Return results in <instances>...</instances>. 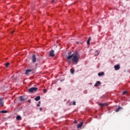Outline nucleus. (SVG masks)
Listing matches in <instances>:
<instances>
[{
	"instance_id": "f257e3e1",
	"label": "nucleus",
	"mask_w": 130,
	"mask_h": 130,
	"mask_svg": "<svg viewBox=\"0 0 130 130\" xmlns=\"http://www.w3.org/2000/svg\"><path fill=\"white\" fill-rule=\"evenodd\" d=\"M71 58L73 64H77L79 62V59H80V54L79 53L76 52L67 57V59L68 60Z\"/></svg>"
},
{
	"instance_id": "f03ea898",
	"label": "nucleus",
	"mask_w": 130,
	"mask_h": 130,
	"mask_svg": "<svg viewBox=\"0 0 130 130\" xmlns=\"http://www.w3.org/2000/svg\"><path fill=\"white\" fill-rule=\"evenodd\" d=\"M38 90L37 87H31L28 89V92L30 93H34V92H36Z\"/></svg>"
},
{
	"instance_id": "7ed1b4c3",
	"label": "nucleus",
	"mask_w": 130,
	"mask_h": 130,
	"mask_svg": "<svg viewBox=\"0 0 130 130\" xmlns=\"http://www.w3.org/2000/svg\"><path fill=\"white\" fill-rule=\"evenodd\" d=\"M31 59H32V62L34 63H35V62H36V60L37 59L36 58V55L33 54L32 56Z\"/></svg>"
},
{
	"instance_id": "20e7f679",
	"label": "nucleus",
	"mask_w": 130,
	"mask_h": 130,
	"mask_svg": "<svg viewBox=\"0 0 130 130\" xmlns=\"http://www.w3.org/2000/svg\"><path fill=\"white\" fill-rule=\"evenodd\" d=\"M54 55H55V54H54V50H52L50 51L49 52V56H50L51 57H53Z\"/></svg>"
},
{
	"instance_id": "39448f33",
	"label": "nucleus",
	"mask_w": 130,
	"mask_h": 130,
	"mask_svg": "<svg viewBox=\"0 0 130 130\" xmlns=\"http://www.w3.org/2000/svg\"><path fill=\"white\" fill-rule=\"evenodd\" d=\"M27 98L28 96L25 97V96H20L19 99L21 101H25Z\"/></svg>"
},
{
	"instance_id": "423d86ee",
	"label": "nucleus",
	"mask_w": 130,
	"mask_h": 130,
	"mask_svg": "<svg viewBox=\"0 0 130 130\" xmlns=\"http://www.w3.org/2000/svg\"><path fill=\"white\" fill-rule=\"evenodd\" d=\"M114 69L115 71H118V70L120 69V66H119V64H117L116 66H114Z\"/></svg>"
},
{
	"instance_id": "0eeeda50",
	"label": "nucleus",
	"mask_w": 130,
	"mask_h": 130,
	"mask_svg": "<svg viewBox=\"0 0 130 130\" xmlns=\"http://www.w3.org/2000/svg\"><path fill=\"white\" fill-rule=\"evenodd\" d=\"M100 106L102 108L104 107V106H107V103H101L100 104Z\"/></svg>"
},
{
	"instance_id": "6e6552de",
	"label": "nucleus",
	"mask_w": 130,
	"mask_h": 130,
	"mask_svg": "<svg viewBox=\"0 0 130 130\" xmlns=\"http://www.w3.org/2000/svg\"><path fill=\"white\" fill-rule=\"evenodd\" d=\"M3 100L4 98H0V106H3V105H4V102H3Z\"/></svg>"
},
{
	"instance_id": "1a4fd4ad",
	"label": "nucleus",
	"mask_w": 130,
	"mask_h": 130,
	"mask_svg": "<svg viewBox=\"0 0 130 130\" xmlns=\"http://www.w3.org/2000/svg\"><path fill=\"white\" fill-rule=\"evenodd\" d=\"M83 123H84L83 122H81V123L78 125L77 128H80L82 127V126H83Z\"/></svg>"
},
{
	"instance_id": "9d476101",
	"label": "nucleus",
	"mask_w": 130,
	"mask_h": 130,
	"mask_svg": "<svg viewBox=\"0 0 130 130\" xmlns=\"http://www.w3.org/2000/svg\"><path fill=\"white\" fill-rule=\"evenodd\" d=\"M101 82L100 81H97L96 83L94 84V87H98V85H100Z\"/></svg>"
},
{
	"instance_id": "9b49d317",
	"label": "nucleus",
	"mask_w": 130,
	"mask_h": 130,
	"mask_svg": "<svg viewBox=\"0 0 130 130\" xmlns=\"http://www.w3.org/2000/svg\"><path fill=\"white\" fill-rule=\"evenodd\" d=\"M99 53H100V52L98 50H96L95 52L94 56H97L98 55H99Z\"/></svg>"
},
{
	"instance_id": "f8f14e48",
	"label": "nucleus",
	"mask_w": 130,
	"mask_h": 130,
	"mask_svg": "<svg viewBox=\"0 0 130 130\" xmlns=\"http://www.w3.org/2000/svg\"><path fill=\"white\" fill-rule=\"evenodd\" d=\"M30 72H32V70L28 69L25 72V75H27V74H29Z\"/></svg>"
},
{
	"instance_id": "ddd939ff",
	"label": "nucleus",
	"mask_w": 130,
	"mask_h": 130,
	"mask_svg": "<svg viewBox=\"0 0 130 130\" xmlns=\"http://www.w3.org/2000/svg\"><path fill=\"white\" fill-rule=\"evenodd\" d=\"M90 41H91V37H89L87 43V45H90Z\"/></svg>"
},
{
	"instance_id": "4468645a",
	"label": "nucleus",
	"mask_w": 130,
	"mask_h": 130,
	"mask_svg": "<svg viewBox=\"0 0 130 130\" xmlns=\"http://www.w3.org/2000/svg\"><path fill=\"white\" fill-rule=\"evenodd\" d=\"M40 99V96H38L35 98V100H36V101H39Z\"/></svg>"
},
{
	"instance_id": "2eb2a0df",
	"label": "nucleus",
	"mask_w": 130,
	"mask_h": 130,
	"mask_svg": "<svg viewBox=\"0 0 130 130\" xmlns=\"http://www.w3.org/2000/svg\"><path fill=\"white\" fill-rule=\"evenodd\" d=\"M22 118V117H21V116L18 115L16 117V119L17 120H21V119Z\"/></svg>"
},
{
	"instance_id": "dca6fc26",
	"label": "nucleus",
	"mask_w": 130,
	"mask_h": 130,
	"mask_svg": "<svg viewBox=\"0 0 130 130\" xmlns=\"http://www.w3.org/2000/svg\"><path fill=\"white\" fill-rule=\"evenodd\" d=\"M104 75V72H100L98 73V76L99 77H101V76H103Z\"/></svg>"
},
{
	"instance_id": "f3484780",
	"label": "nucleus",
	"mask_w": 130,
	"mask_h": 130,
	"mask_svg": "<svg viewBox=\"0 0 130 130\" xmlns=\"http://www.w3.org/2000/svg\"><path fill=\"white\" fill-rule=\"evenodd\" d=\"M70 72H71V74H75V70H74L73 69L70 70Z\"/></svg>"
},
{
	"instance_id": "a211bd4d",
	"label": "nucleus",
	"mask_w": 130,
	"mask_h": 130,
	"mask_svg": "<svg viewBox=\"0 0 130 130\" xmlns=\"http://www.w3.org/2000/svg\"><path fill=\"white\" fill-rule=\"evenodd\" d=\"M121 108H122L121 107H119V108H118L117 109V110H116V112H118V111H119V110H120L121 109Z\"/></svg>"
},
{
	"instance_id": "6ab92c4d",
	"label": "nucleus",
	"mask_w": 130,
	"mask_h": 130,
	"mask_svg": "<svg viewBox=\"0 0 130 130\" xmlns=\"http://www.w3.org/2000/svg\"><path fill=\"white\" fill-rule=\"evenodd\" d=\"M1 113H7L8 111H6V110H3L1 111Z\"/></svg>"
},
{
	"instance_id": "aec40b11",
	"label": "nucleus",
	"mask_w": 130,
	"mask_h": 130,
	"mask_svg": "<svg viewBox=\"0 0 130 130\" xmlns=\"http://www.w3.org/2000/svg\"><path fill=\"white\" fill-rule=\"evenodd\" d=\"M9 66H10V63L8 62L6 64V67L7 68H9Z\"/></svg>"
},
{
	"instance_id": "412c9836",
	"label": "nucleus",
	"mask_w": 130,
	"mask_h": 130,
	"mask_svg": "<svg viewBox=\"0 0 130 130\" xmlns=\"http://www.w3.org/2000/svg\"><path fill=\"white\" fill-rule=\"evenodd\" d=\"M127 92V91H124L123 92V94L125 95V94H126Z\"/></svg>"
},
{
	"instance_id": "4be33fe9",
	"label": "nucleus",
	"mask_w": 130,
	"mask_h": 130,
	"mask_svg": "<svg viewBox=\"0 0 130 130\" xmlns=\"http://www.w3.org/2000/svg\"><path fill=\"white\" fill-rule=\"evenodd\" d=\"M73 105H76V101H73Z\"/></svg>"
},
{
	"instance_id": "5701e85b",
	"label": "nucleus",
	"mask_w": 130,
	"mask_h": 130,
	"mask_svg": "<svg viewBox=\"0 0 130 130\" xmlns=\"http://www.w3.org/2000/svg\"><path fill=\"white\" fill-rule=\"evenodd\" d=\"M43 92H44V93H46V92H47V91L46 90V89H44L43 90Z\"/></svg>"
},
{
	"instance_id": "b1692460",
	"label": "nucleus",
	"mask_w": 130,
	"mask_h": 130,
	"mask_svg": "<svg viewBox=\"0 0 130 130\" xmlns=\"http://www.w3.org/2000/svg\"><path fill=\"white\" fill-rule=\"evenodd\" d=\"M28 102L29 103H31V100H28Z\"/></svg>"
},
{
	"instance_id": "393cba45",
	"label": "nucleus",
	"mask_w": 130,
	"mask_h": 130,
	"mask_svg": "<svg viewBox=\"0 0 130 130\" xmlns=\"http://www.w3.org/2000/svg\"><path fill=\"white\" fill-rule=\"evenodd\" d=\"M12 80H13V81H15V79L14 78V76L12 77Z\"/></svg>"
},
{
	"instance_id": "a878e982",
	"label": "nucleus",
	"mask_w": 130,
	"mask_h": 130,
	"mask_svg": "<svg viewBox=\"0 0 130 130\" xmlns=\"http://www.w3.org/2000/svg\"><path fill=\"white\" fill-rule=\"evenodd\" d=\"M71 60H70V59H68V62H69V63H70V62H71Z\"/></svg>"
},
{
	"instance_id": "bb28decb",
	"label": "nucleus",
	"mask_w": 130,
	"mask_h": 130,
	"mask_svg": "<svg viewBox=\"0 0 130 130\" xmlns=\"http://www.w3.org/2000/svg\"><path fill=\"white\" fill-rule=\"evenodd\" d=\"M37 106H38V107L40 106V104H37Z\"/></svg>"
},
{
	"instance_id": "cd10ccee",
	"label": "nucleus",
	"mask_w": 130,
	"mask_h": 130,
	"mask_svg": "<svg viewBox=\"0 0 130 130\" xmlns=\"http://www.w3.org/2000/svg\"><path fill=\"white\" fill-rule=\"evenodd\" d=\"M77 122L76 120H75V121H74V123H77Z\"/></svg>"
},
{
	"instance_id": "c85d7f7f",
	"label": "nucleus",
	"mask_w": 130,
	"mask_h": 130,
	"mask_svg": "<svg viewBox=\"0 0 130 130\" xmlns=\"http://www.w3.org/2000/svg\"><path fill=\"white\" fill-rule=\"evenodd\" d=\"M14 32H15V31H12L11 34H13Z\"/></svg>"
},
{
	"instance_id": "c756f323",
	"label": "nucleus",
	"mask_w": 130,
	"mask_h": 130,
	"mask_svg": "<svg viewBox=\"0 0 130 130\" xmlns=\"http://www.w3.org/2000/svg\"><path fill=\"white\" fill-rule=\"evenodd\" d=\"M42 110V108H40V111H41Z\"/></svg>"
},
{
	"instance_id": "7c9ffc66",
	"label": "nucleus",
	"mask_w": 130,
	"mask_h": 130,
	"mask_svg": "<svg viewBox=\"0 0 130 130\" xmlns=\"http://www.w3.org/2000/svg\"><path fill=\"white\" fill-rule=\"evenodd\" d=\"M51 3H54V0H52Z\"/></svg>"
},
{
	"instance_id": "2f4dec72",
	"label": "nucleus",
	"mask_w": 130,
	"mask_h": 130,
	"mask_svg": "<svg viewBox=\"0 0 130 130\" xmlns=\"http://www.w3.org/2000/svg\"><path fill=\"white\" fill-rule=\"evenodd\" d=\"M40 103H41V102L39 101V104H40Z\"/></svg>"
},
{
	"instance_id": "473e14b6",
	"label": "nucleus",
	"mask_w": 130,
	"mask_h": 130,
	"mask_svg": "<svg viewBox=\"0 0 130 130\" xmlns=\"http://www.w3.org/2000/svg\"><path fill=\"white\" fill-rule=\"evenodd\" d=\"M59 90H60V89H58Z\"/></svg>"
},
{
	"instance_id": "72a5a7b5",
	"label": "nucleus",
	"mask_w": 130,
	"mask_h": 130,
	"mask_svg": "<svg viewBox=\"0 0 130 130\" xmlns=\"http://www.w3.org/2000/svg\"><path fill=\"white\" fill-rule=\"evenodd\" d=\"M1 111H0V113H1Z\"/></svg>"
},
{
	"instance_id": "f704fd0d",
	"label": "nucleus",
	"mask_w": 130,
	"mask_h": 130,
	"mask_svg": "<svg viewBox=\"0 0 130 130\" xmlns=\"http://www.w3.org/2000/svg\"><path fill=\"white\" fill-rule=\"evenodd\" d=\"M126 1H128V0H126Z\"/></svg>"
}]
</instances>
